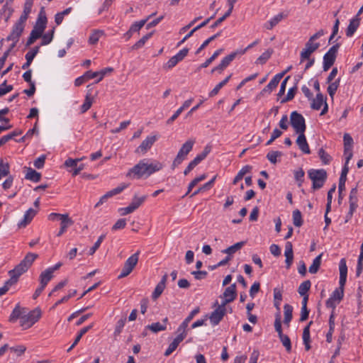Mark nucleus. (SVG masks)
<instances>
[{"label":"nucleus","instance_id":"obj_31","mask_svg":"<svg viewBox=\"0 0 363 363\" xmlns=\"http://www.w3.org/2000/svg\"><path fill=\"white\" fill-rule=\"evenodd\" d=\"M245 54V50H236L235 52H233L230 55L225 57L222 60L221 63L227 67L230 62L235 58L237 55H242Z\"/></svg>","mask_w":363,"mask_h":363},{"label":"nucleus","instance_id":"obj_29","mask_svg":"<svg viewBox=\"0 0 363 363\" xmlns=\"http://www.w3.org/2000/svg\"><path fill=\"white\" fill-rule=\"evenodd\" d=\"M52 277L53 273L52 272L51 270H50L48 268L47 269L41 272L39 277L40 284L41 285L46 286L48 282L52 279Z\"/></svg>","mask_w":363,"mask_h":363},{"label":"nucleus","instance_id":"obj_63","mask_svg":"<svg viewBox=\"0 0 363 363\" xmlns=\"http://www.w3.org/2000/svg\"><path fill=\"white\" fill-rule=\"evenodd\" d=\"M318 155L324 164H328L332 158L323 148H320L318 151Z\"/></svg>","mask_w":363,"mask_h":363},{"label":"nucleus","instance_id":"obj_37","mask_svg":"<svg viewBox=\"0 0 363 363\" xmlns=\"http://www.w3.org/2000/svg\"><path fill=\"white\" fill-rule=\"evenodd\" d=\"M293 307L289 304H285L284 306V323L289 325V323L292 319Z\"/></svg>","mask_w":363,"mask_h":363},{"label":"nucleus","instance_id":"obj_17","mask_svg":"<svg viewBox=\"0 0 363 363\" xmlns=\"http://www.w3.org/2000/svg\"><path fill=\"white\" fill-rule=\"evenodd\" d=\"M226 313L227 311L217 306L216 308L211 313L209 316L211 323L213 325H218L221 321V320L226 314Z\"/></svg>","mask_w":363,"mask_h":363},{"label":"nucleus","instance_id":"obj_52","mask_svg":"<svg viewBox=\"0 0 363 363\" xmlns=\"http://www.w3.org/2000/svg\"><path fill=\"white\" fill-rule=\"evenodd\" d=\"M340 79H337L335 82H331L330 83H329L330 84L328 87V92L330 96H331L332 98L335 95V94L340 85Z\"/></svg>","mask_w":363,"mask_h":363},{"label":"nucleus","instance_id":"obj_47","mask_svg":"<svg viewBox=\"0 0 363 363\" xmlns=\"http://www.w3.org/2000/svg\"><path fill=\"white\" fill-rule=\"evenodd\" d=\"M223 51V49L220 48L214 52L213 55L207 59L206 62H204L203 64L200 65V68H206L208 67L214 60Z\"/></svg>","mask_w":363,"mask_h":363},{"label":"nucleus","instance_id":"obj_60","mask_svg":"<svg viewBox=\"0 0 363 363\" xmlns=\"http://www.w3.org/2000/svg\"><path fill=\"white\" fill-rule=\"evenodd\" d=\"M274 328L275 330L278 333L279 337L281 336V335H284L281 329V315L279 313H277L276 314Z\"/></svg>","mask_w":363,"mask_h":363},{"label":"nucleus","instance_id":"obj_41","mask_svg":"<svg viewBox=\"0 0 363 363\" xmlns=\"http://www.w3.org/2000/svg\"><path fill=\"white\" fill-rule=\"evenodd\" d=\"M153 34V32H150L145 35H144L142 38H140L138 41H137L131 48L132 50H138L143 48L145 43L149 40Z\"/></svg>","mask_w":363,"mask_h":363},{"label":"nucleus","instance_id":"obj_36","mask_svg":"<svg viewBox=\"0 0 363 363\" xmlns=\"http://www.w3.org/2000/svg\"><path fill=\"white\" fill-rule=\"evenodd\" d=\"M183 341L182 337H176L173 341L169 344L168 348L164 352L165 356L170 355L178 347L179 344Z\"/></svg>","mask_w":363,"mask_h":363},{"label":"nucleus","instance_id":"obj_6","mask_svg":"<svg viewBox=\"0 0 363 363\" xmlns=\"http://www.w3.org/2000/svg\"><path fill=\"white\" fill-rule=\"evenodd\" d=\"M308 177L313 182V188L314 189H320L327 178L326 171L324 169H310Z\"/></svg>","mask_w":363,"mask_h":363},{"label":"nucleus","instance_id":"obj_19","mask_svg":"<svg viewBox=\"0 0 363 363\" xmlns=\"http://www.w3.org/2000/svg\"><path fill=\"white\" fill-rule=\"evenodd\" d=\"M287 16L283 13H279L272 17L270 20L264 24V28L267 30H272L279 22H281Z\"/></svg>","mask_w":363,"mask_h":363},{"label":"nucleus","instance_id":"obj_22","mask_svg":"<svg viewBox=\"0 0 363 363\" xmlns=\"http://www.w3.org/2000/svg\"><path fill=\"white\" fill-rule=\"evenodd\" d=\"M112 71L113 69L111 67L105 68L99 72H91L89 70L86 72V77H89V79L99 77L96 82V83H99L103 79V78L108 72H111Z\"/></svg>","mask_w":363,"mask_h":363},{"label":"nucleus","instance_id":"obj_38","mask_svg":"<svg viewBox=\"0 0 363 363\" xmlns=\"http://www.w3.org/2000/svg\"><path fill=\"white\" fill-rule=\"evenodd\" d=\"M323 254H320L313 261L312 264L309 267V272L311 274H316L321 264V259Z\"/></svg>","mask_w":363,"mask_h":363},{"label":"nucleus","instance_id":"obj_26","mask_svg":"<svg viewBox=\"0 0 363 363\" xmlns=\"http://www.w3.org/2000/svg\"><path fill=\"white\" fill-rule=\"evenodd\" d=\"M360 18L358 17V15L354 16L352 19L350 20V23L346 30V35L347 37H352L354 32L357 30L359 26Z\"/></svg>","mask_w":363,"mask_h":363},{"label":"nucleus","instance_id":"obj_54","mask_svg":"<svg viewBox=\"0 0 363 363\" xmlns=\"http://www.w3.org/2000/svg\"><path fill=\"white\" fill-rule=\"evenodd\" d=\"M128 185L122 184L121 186H117L116 188L108 191L106 194H105V196L107 199H109L116 194H120L123 189H125Z\"/></svg>","mask_w":363,"mask_h":363},{"label":"nucleus","instance_id":"obj_20","mask_svg":"<svg viewBox=\"0 0 363 363\" xmlns=\"http://www.w3.org/2000/svg\"><path fill=\"white\" fill-rule=\"evenodd\" d=\"M298 136L296 139V144L299 149L305 154H310L311 150L307 143L304 133H298Z\"/></svg>","mask_w":363,"mask_h":363},{"label":"nucleus","instance_id":"obj_9","mask_svg":"<svg viewBox=\"0 0 363 363\" xmlns=\"http://www.w3.org/2000/svg\"><path fill=\"white\" fill-rule=\"evenodd\" d=\"M139 255L140 251H138L125 262L121 274L118 275L119 279L124 278L132 272L138 262Z\"/></svg>","mask_w":363,"mask_h":363},{"label":"nucleus","instance_id":"obj_1","mask_svg":"<svg viewBox=\"0 0 363 363\" xmlns=\"http://www.w3.org/2000/svg\"><path fill=\"white\" fill-rule=\"evenodd\" d=\"M164 164L157 161L150 159H143L128 170L126 177L132 179L147 178L155 172H159Z\"/></svg>","mask_w":363,"mask_h":363},{"label":"nucleus","instance_id":"obj_59","mask_svg":"<svg viewBox=\"0 0 363 363\" xmlns=\"http://www.w3.org/2000/svg\"><path fill=\"white\" fill-rule=\"evenodd\" d=\"M215 177L213 178L211 180H210L208 182L206 183L204 185H203L202 186L199 187L197 190H196L191 196L190 197H193L194 196H196V194H199L200 192L206 190V189H209L212 185L214 183V181H215Z\"/></svg>","mask_w":363,"mask_h":363},{"label":"nucleus","instance_id":"obj_53","mask_svg":"<svg viewBox=\"0 0 363 363\" xmlns=\"http://www.w3.org/2000/svg\"><path fill=\"white\" fill-rule=\"evenodd\" d=\"M128 185L122 184L121 186H117L116 188L108 191L106 194H105V196L107 199H109L116 194H120L123 189H125Z\"/></svg>","mask_w":363,"mask_h":363},{"label":"nucleus","instance_id":"obj_16","mask_svg":"<svg viewBox=\"0 0 363 363\" xmlns=\"http://www.w3.org/2000/svg\"><path fill=\"white\" fill-rule=\"evenodd\" d=\"M188 52V48H184L181 50L177 55H174L168 60L164 67L167 69H172L176 66L179 62L182 61L187 55Z\"/></svg>","mask_w":363,"mask_h":363},{"label":"nucleus","instance_id":"obj_10","mask_svg":"<svg viewBox=\"0 0 363 363\" xmlns=\"http://www.w3.org/2000/svg\"><path fill=\"white\" fill-rule=\"evenodd\" d=\"M340 45L332 46L323 56V71H328L334 64Z\"/></svg>","mask_w":363,"mask_h":363},{"label":"nucleus","instance_id":"obj_39","mask_svg":"<svg viewBox=\"0 0 363 363\" xmlns=\"http://www.w3.org/2000/svg\"><path fill=\"white\" fill-rule=\"evenodd\" d=\"M104 34V32L101 30H94L89 38V43L91 45L96 44Z\"/></svg>","mask_w":363,"mask_h":363},{"label":"nucleus","instance_id":"obj_27","mask_svg":"<svg viewBox=\"0 0 363 363\" xmlns=\"http://www.w3.org/2000/svg\"><path fill=\"white\" fill-rule=\"evenodd\" d=\"M220 298H228V301H233L236 298V285L233 284L228 286L223 294L220 296Z\"/></svg>","mask_w":363,"mask_h":363},{"label":"nucleus","instance_id":"obj_5","mask_svg":"<svg viewBox=\"0 0 363 363\" xmlns=\"http://www.w3.org/2000/svg\"><path fill=\"white\" fill-rule=\"evenodd\" d=\"M194 143L195 140L190 139L182 145L172 162V168L173 169L179 166L186 159L187 155L191 151Z\"/></svg>","mask_w":363,"mask_h":363},{"label":"nucleus","instance_id":"obj_40","mask_svg":"<svg viewBox=\"0 0 363 363\" xmlns=\"http://www.w3.org/2000/svg\"><path fill=\"white\" fill-rule=\"evenodd\" d=\"M92 327V325H89V326H87V327H84L83 328H82L79 333V334L77 335V336L76 337L74 342L72 343V345L67 349V352H69L77 345V343L79 342V340H81L82 337L86 333L89 329H91Z\"/></svg>","mask_w":363,"mask_h":363},{"label":"nucleus","instance_id":"obj_24","mask_svg":"<svg viewBox=\"0 0 363 363\" xmlns=\"http://www.w3.org/2000/svg\"><path fill=\"white\" fill-rule=\"evenodd\" d=\"M37 213V211L30 208L25 213L23 216V219L20 221L18 224V226L19 228H25L28 223H30V221L33 220V218L35 217V216Z\"/></svg>","mask_w":363,"mask_h":363},{"label":"nucleus","instance_id":"obj_28","mask_svg":"<svg viewBox=\"0 0 363 363\" xmlns=\"http://www.w3.org/2000/svg\"><path fill=\"white\" fill-rule=\"evenodd\" d=\"M33 5V0H26L24 6H23V11L22 14L21 15L19 20L21 21L26 22L29 14L31 12V9Z\"/></svg>","mask_w":363,"mask_h":363},{"label":"nucleus","instance_id":"obj_64","mask_svg":"<svg viewBox=\"0 0 363 363\" xmlns=\"http://www.w3.org/2000/svg\"><path fill=\"white\" fill-rule=\"evenodd\" d=\"M304 172L303 170L300 168L294 172V177L296 182H298V185L299 186H301L303 182V177H304Z\"/></svg>","mask_w":363,"mask_h":363},{"label":"nucleus","instance_id":"obj_18","mask_svg":"<svg viewBox=\"0 0 363 363\" xmlns=\"http://www.w3.org/2000/svg\"><path fill=\"white\" fill-rule=\"evenodd\" d=\"M285 74V72H281L276 74L272 80L269 82V83L263 89L261 94H263L264 92L271 93L274 89L277 87L278 84L279 83L281 78Z\"/></svg>","mask_w":363,"mask_h":363},{"label":"nucleus","instance_id":"obj_34","mask_svg":"<svg viewBox=\"0 0 363 363\" xmlns=\"http://www.w3.org/2000/svg\"><path fill=\"white\" fill-rule=\"evenodd\" d=\"M146 199V195H144L140 197H138L137 195H135L134 197L133 198L131 203H130V206L131 207L132 210L135 211L136 209H138L143 203Z\"/></svg>","mask_w":363,"mask_h":363},{"label":"nucleus","instance_id":"obj_32","mask_svg":"<svg viewBox=\"0 0 363 363\" xmlns=\"http://www.w3.org/2000/svg\"><path fill=\"white\" fill-rule=\"evenodd\" d=\"M26 308H21L19 304H17L10 315V321H14L18 318L21 320V316L23 315V313H26Z\"/></svg>","mask_w":363,"mask_h":363},{"label":"nucleus","instance_id":"obj_15","mask_svg":"<svg viewBox=\"0 0 363 363\" xmlns=\"http://www.w3.org/2000/svg\"><path fill=\"white\" fill-rule=\"evenodd\" d=\"M324 104V107L320 113V115H324L328 111V104L325 101V99L323 95L321 93H318L316 97L313 99L311 103V108L314 110L320 109L321 106Z\"/></svg>","mask_w":363,"mask_h":363},{"label":"nucleus","instance_id":"obj_58","mask_svg":"<svg viewBox=\"0 0 363 363\" xmlns=\"http://www.w3.org/2000/svg\"><path fill=\"white\" fill-rule=\"evenodd\" d=\"M329 325H330V328H329L328 333L326 335V340H327V342H330L332 341V336H333V333L334 331V327H335L334 316L333 314L330 317Z\"/></svg>","mask_w":363,"mask_h":363},{"label":"nucleus","instance_id":"obj_3","mask_svg":"<svg viewBox=\"0 0 363 363\" xmlns=\"http://www.w3.org/2000/svg\"><path fill=\"white\" fill-rule=\"evenodd\" d=\"M47 18L45 14H43L42 12L40 13L38 18L37 19L36 23L32 30L30 37L28 39L26 45L30 46L32 45L37 39L40 38L46 28L47 24Z\"/></svg>","mask_w":363,"mask_h":363},{"label":"nucleus","instance_id":"obj_4","mask_svg":"<svg viewBox=\"0 0 363 363\" xmlns=\"http://www.w3.org/2000/svg\"><path fill=\"white\" fill-rule=\"evenodd\" d=\"M37 257V254L31 252L28 253L24 259L13 269L9 272V274L15 276L16 279H18L19 277L28 269Z\"/></svg>","mask_w":363,"mask_h":363},{"label":"nucleus","instance_id":"obj_25","mask_svg":"<svg viewBox=\"0 0 363 363\" xmlns=\"http://www.w3.org/2000/svg\"><path fill=\"white\" fill-rule=\"evenodd\" d=\"M167 279V274H165L162 277L161 281L157 284V286L152 294V299L156 300L162 294V292L165 288Z\"/></svg>","mask_w":363,"mask_h":363},{"label":"nucleus","instance_id":"obj_7","mask_svg":"<svg viewBox=\"0 0 363 363\" xmlns=\"http://www.w3.org/2000/svg\"><path fill=\"white\" fill-rule=\"evenodd\" d=\"M41 317V311L40 308H36L33 311H30L27 314H23L21 316V325L24 329L30 328L33 326Z\"/></svg>","mask_w":363,"mask_h":363},{"label":"nucleus","instance_id":"obj_51","mask_svg":"<svg viewBox=\"0 0 363 363\" xmlns=\"http://www.w3.org/2000/svg\"><path fill=\"white\" fill-rule=\"evenodd\" d=\"M293 223L296 227H300L303 224L302 216L299 210H295L293 212Z\"/></svg>","mask_w":363,"mask_h":363},{"label":"nucleus","instance_id":"obj_42","mask_svg":"<svg viewBox=\"0 0 363 363\" xmlns=\"http://www.w3.org/2000/svg\"><path fill=\"white\" fill-rule=\"evenodd\" d=\"M231 77H232V74H230L225 79H223L222 82L218 83L214 87V89H213L211 90V91L209 93V96L210 97H213V96H216V94H218V93L219 92L220 89L228 82V81L230 80Z\"/></svg>","mask_w":363,"mask_h":363},{"label":"nucleus","instance_id":"obj_21","mask_svg":"<svg viewBox=\"0 0 363 363\" xmlns=\"http://www.w3.org/2000/svg\"><path fill=\"white\" fill-rule=\"evenodd\" d=\"M284 255L286 257V269H289L294 260L293 246L290 242L286 243Z\"/></svg>","mask_w":363,"mask_h":363},{"label":"nucleus","instance_id":"obj_44","mask_svg":"<svg viewBox=\"0 0 363 363\" xmlns=\"http://www.w3.org/2000/svg\"><path fill=\"white\" fill-rule=\"evenodd\" d=\"M273 53L272 49H267L256 60L257 64L264 65L270 58Z\"/></svg>","mask_w":363,"mask_h":363},{"label":"nucleus","instance_id":"obj_50","mask_svg":"<svg viewBox=\"0 0 363 363\" xmlns=\"http://www.w3.org/2000/svg\"><path fill=\"white\" fill-rule=\"evenodd\" d=\"M282 155L280 151H270L267 155V160L272 164H276L278 162L277 158Z\"/></svg>","mask_w":363,"mask_h":363},{"label":"nucleus","instance_id":"obj_62","mask_svg":"<svg viewBox=\"0 0 363 363\" xmlns=\"http://www.w3.org/2000/svg\"><path fill=\"white\" fill-rule=\"evenodd\" d=\"M282 345L285 347L287 352H291V344L290 338L286 335H281L279 337Z\"/></svg>","mask_w":363,"mask_h":363},{"label":"nucleus","instance_id":"obj_48","mask_svg":"<svg viewBox=\"0 0 363 363\" xmlns=\"http://www.w3.org/2000/svg\"><path fill=\"white\" fill-rule=\"evenodd\" d=\"M311 286V283L309 280H306L302 282L298 289V291L301 296L306 295Z\"/></svg>","mask_w":363,"mask_h":363},{"label":"nucleus","instance_id":"obj_46","mask_svg":"<svg viewBox=\"0 0 363 363\" xmlns=\"http://www.w3.org/2000/svg\"><path fill=\"white\" fill-rule=\"evenodd\" d=\"M55 33V28H53L50 31L42 35L40 38H42L41 45H48L53 39V35Z\"/></svg>","mask_w":363,"mask_h":363},{"label":"nucleus","instance_id":"obj_45","mask_svg":"<svg viewBox=\"0 0 363 363\" xmlns=\"http://www.w3.org/2000/svg\"><path fill=\"white\" fill-rule=\"evenodd\" d=\"M9 169L10 167L9 163L5 162L2 159H0V179L9 174Z\"/></svg>","mask_w":363,"mask_h":363},{"label":"nucleus","instance_id":"obj_61","mask_svg":"<svg viewBox=\"0 0 363 363\" xmlns=\"http://www.w3.org/2000/svg\"><path fill=\"white\" fill-rule=\"evenodd\" d=\"M201 160L197 156L189 164L185 169L184 174L187 175L196 165H198Z\"/></svg>","mask_w":363,"mask_h":363},{"label":"nucleus","instance_id":"obj_8","mask_svg":"<svg viewBox=\"0 0 363 363\" xmlns=\"http://www.w3.org/2000/svg\"><path fill=\"white\" fill-rule=\"evenodd\" d=\"M290 123L296 133H305L306 125L303 116L297 111H293L290 116Z\"/></svg>","mask_w":363,"mask_h":363},{"label":"nucleus","instance_id":"obj_43","mask_svg":"<svg viewBox=\"0 0 363 363\" xmlns=\"http://www.w3.org/2000/svg\"><path fill=\"white\" fill-rule=\"evenodd\" d=\"M59 220L60 221V226L67 229L74 224V220L69 217L68 213L63 214Z\"/></svg>","mask_w":363,"mask_h":363},{"label":"nucleus","instance_id":"obj_49","mask_svg":"<svg viewBox=\"0 0 363 363\" xmlns=\"http://www.w3.org/2000/svg\"><path fill=\"white\" fill-rule=\"evenodd\" d=\"M343 140L345 146V154H347L349 150H352L353 139L348 133H345L343 136Z\"/></svg>","mask_w":363,"mask_h":363},{"label":"nucleus","instance_id":"obj_23","mask_svg":"<svg viewBox=\"0 0 363 363\" xmlns=\"http://www.w3.org/2000/svg\"><path fill=\"white\" fill-rule=\"evenodd\" d=\"M168 322V318H165L162 320V323H154L151 325H148L145 326V330H150L152 333H157L160 331H164L167 328V323Z\"/></svg>","mask_w":363,"mask_h":363},{"label":"nucleus","instance_id":"obj_55","mask_svg":"<svg viewBox=\"0 0 363 363\" xmlns=\"http://www.w3.org/2000/svg\"><path fill=\"white\" fill-rule=\"evenodd\" d=\"M92 102L93 99L90 96V94H87L85 97L84 104L81 106V112L83 113L87 111L91 108Z\"/></svg>","mask_w":363,"mask_h":363},{"label":"nucleus","instance_id":"obj_11","mask_svg":"<svg viewBox=\"0 0 363 363\" xmlns=\"http://www.w3.org/2000/svg\"><path fill=\"white\" fill-rule=\"evenodd\" d=\"M320 47L319 43H315L311 40H308L305 45V48L302 50L300 53V63L303 62L306 59L311 57V54Z\"/></svg>","mask_w":363,"mask_h":363},{"label":"nucleus","instance_id":"obj_56","mask_svg":"<svg viewBox=\"0 0 363 363\" xmlns=\"http://www.w3.org/2000/svg\"><path fill=\"white\" fill-rule=\"evenodd\" d=\"M188 325V324L183 321L177 330V333H178L177 337H182L183 340L187 335Z\"/></svg>","mask_w":363,"mask_h":363},{"label":"nucleus","instance_id":"obj_14","mask_svg":"<svg viewBox=\"0 0 363 363\" xmlns=\"http://www.w3.org/2000/svg\"><path fill=\"white\" fill-rule=\"evenodd\" d=\"M157 140V135H149L147 136L141 144L135 150V152L138 154H145L149 150L155 141Z\"/></svg>","mask_w":363,"mask_h":363},{"label":"nucleus","instance_id":"obj_13","mask_svg":"<svg viewBox=\"0 0 363 363\" xmlns=\"http://www.w3.org/2000/svg\"><path fill=\"white\" fill-rule=\"evenodd\" d=\"M26 23L18 20L13 25L11 33L7 36V41H18L19 38L24 30Z\"/></svg>","mask_w":363,"mask_h":363},{"label":"nucleus","instance_id":"obj_35","mask_svg":"<svg viewBox=\"0 0 363 363\" xmlns=\"http://www.w3.org/2000/svg\"><path fill=\"white\" fill-rule=\"evenodd\" d=\"M25 177L26 179L38 182L40 180L41 174L31 168H28Z\"/></svg>","mask_w":363,"mask_h":363},{"label":"nucleus","instance_id":"obj_2","mask_svg":"<svg viewBox=\"0 0 363 363\" xmlns=\"http://www.w3.org/2000/svg\"><path fill=\"white\" fill-rule=\"evenodd\" d=\"M340 270V287L336 289L330 297L326 301L325 305L328 308H335L336 306L341 301L344 296V286L347 280V267L345 259H340L339 264Z\"/></svg>","mask_w":363,"mask_h":363},{"label":"nucleus","instance_id":"obj_30","mask_svg":"<svg viewBox=\"0 0 363 363\" xmlns=\"http://www.w3.org/2000/svg\"><path fill=\"white\" fill-rule=\"evenodd\" d=\"M155 15V13H152L148 16L145 19H143L140 21L135 22L130 28L129 33H134L139 31L146 23V22L153 16Z\"/></svg>","mask_w":363,"mask_h":363},{"label":"nucleus","instance_id":"obj_33","mask_svg":"<svg viewBox=\"0 0 363 363\" xmlns=\"http://www.w3.org/2000/svg\"><path fill=\"white\" fill-rule=\"evenodd\" d=\"M245 244V241H241L239 242H237L234 244L233 245L226 248L225 250H223L222 251L223 253L227 254L229 256L231 257V255L234 253H235L237 251L240 250Z\"/></svg>","mask_w":363,"mask_h":363},{"label":"nucleus","instance_id":"obj_12","mask_svg":"<svg viewBox=\"0 0 363 363\" xmlns=\"http://www.w3.org/2000/svg\"><path fill=\"white\" fill-rule=\"evenodd\" d=\"M357 201V189L355 187L352 189L350 193V209L345 217V223H347L352 218L354 212L356 211L358 206Z\"/></svg>","mask_w":363,"mask_h":363},{"label":"nucleus","instance_id":"obj_57","mask_svg":"<svg viewBox=\"0 0 363 363\" xmlns=\"http://www.w3.org/2000/svg\"><path fill=\"white\" fill-rule=\"evenodd\" d=\"M125 321H126V318L125 317L122 318L118 320V322L116 323V325L115 330H114V336L115 337L119 335L121 333L123 328L125 324Z\"/></svg>","mask_w":363,"mask_h":363}]
</instances>
